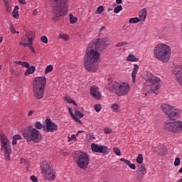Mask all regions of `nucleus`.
Wrapping results in <instances>:
<instances>
[{
	"label": "nucleus",
	"instance_id": "nucleus-1",
	"mask_svg": "<svg viewBox=\"0 0 182 182\" xmlns=\"http://www.w3.org/2000/svg\"><path fill=\"white\" fill-rule=\"evenodd\" d=\"M99 47H88L84 57V66L88 72H96L97 70L99 60H100V53Z\"/></svg>",
	"mask_w": 182,
	"mask_h": 182
},
{
	"label": "nucleus",
	"instance_id": "nucleus-2",
	"mask_svg": "<svg viewBox=\"0 0 182 182\" xmlns=\"http://www.w3.org/2000/svg\"><path fill=\"white\" fill-rule=\"evenodd\" d=\"M161 82V80L160 77H156L151 73H148L145 77L144 87H143V94L144 96H147L149 93L159 95Z\"/></svg>",
	"mask_w": 182,
	"mask_h": 182
},
{
	"label": "nucleus",
	"instance_id": "nucleus-3",
	"mask_svg": "<svg viewBox=\"0 0 182 182\" xmlns=\"http://www.w3.org/2000/svg\"><path fill=\"white\" fill-rule=\"evenodd\" d=\"M51 4L54 21H58L60 16H63L68 14L66 6L68 0H48Z\"/></svg>",
	"mask_w": 182,
	"mask_h": 182
},
{
	"label": "nucleus",
	"instance_id": "nucleus-4",
	"mask_svg": "<svg viewBox=\"0 0 182 182\" xmlns=\"http://www.w3.org/2000/svg\"><path fill=\"white\" fill-rule=\"evenodd\" d=\"M45 85H46V77H36L33 82V96L38 100L43 97L45 93Z\"/></svg>",
	"mask_w": 182,
	"mask_h": 182
},
{
	"label": "nucleus",
	"instance_id": "nucleus-5",
	"mask_svg": "<svg viewBox=\"0 0 182 182\" xmlns=\"http://www.w3.org/2000/svg\"><path fill=\"white\" fill-rule=\"evenodd\" d=\"M154 56L163 63L170 62L171 48L170 46H156L154 49Z\"/></svg>",
	"mask_w": 182,
	"mask_h": 182
},
{
	"label": "nucleus",
	"instance_id": "nucleus-6",
	"mask_svg": "<svg viewBox=\"0 0 182 182\" xmlns=\"http://www.w3.org/2000/svg\"><path fill=\"white\" fill-rule=\"evenodd\" d=\"M110 92L116 93L117 96H127L130 90V85L127 83L120 84L117 82H112L109 87Z\"/></svg>",
	"mask_w": 182,
	"mask_h": 182
},
{
	"label": "nucleus",
	"instance_id": "nucleus-7",
	"mask_svg": "<svg viewBox=\"0 0 182 182\" xmlns=\"http://www.w3.org/2000/svg\"><path fill=\"white\" fill-rule=\"evenodd\" d=\"M41 173L45 180L48 181H55L56 178V173L53 171V168L48 163V161H44L41 164Z\"/></svg>",
	"mask_w": 182,
	"mask_h": 182
},
{
	"label": "nucleus",
	"instance_id": "nucleus-8",
	"mask_svg": "<svg viewBox=\"0 0 182 182\" xmlns=\"http://www.w3.org/2000/svg\"><path fill=\"white\" fill-rule=\"evenodd\" d=\"M74 160L80 168L86 170L87 166H89L90 157H89L86 152L77 151L74 156Z\"/></svg>",
	"mask_w": 182,
	"mask_h": 182
},
{
	"label": "nucleus",
	"instance_id": "nucleus-9",
	"mask_svg": "<svg viewBox=\"0 0 182 182\" xmlns=\"http://www.w3.org/2000/svg\"><path fill=\"white\" fill-rule=\"evenodd\" d=\"M23 136L27 141L38 142L41 138V132H39L38 129L30 126L24 131Z\"/></svg>",
	"mask_w": 182,
	"mask_h": 182
},
{
	"label": "nucleus",
	"instance_id": "nucleus-10",
	"mask_svg": "<svg viewBox=\"0 0 182 182\" xmlns=\"http://www.w3.org/2000/svg\"><path fill=\"white\" fill-rule=\"evenodd\" d=\"M161 109L171 120L180 117V109H176L175 107L171 106L168 104H162Z\"/></svg>",
	"mask_w": 182,
	"mask_h": 182
},
{
	"label": "nucleus",
	"instance_id": "nucleus-11",
	"mask_svg": "<svg viewBox=\"0 0 182 182\" xmlns=\"http://www.w3.org/2000/svg\"><path fill=\"white\" fill-rule=\"evenodd\" d=\"M164 129L168 132H171V133H182V122H166L164 124Z\"/></svg>",
	"mask_w": 182,
	"mask_h": 182
},
{
	"label": "nucleus",
	"instance_id": "nucleus-12",
	"mask_svg": "<svg viewBox=\"0 0 182 182\" xmlns=\"http://www.w3.org/2000/svg\"><path fill=\"white\" fill-rule=\"evenodd\" d=\"M35 39V33L28 31L22 37L20 45L23 46H32L33 45V40Z\"/></svg>",
	"mask_w": 182,
	"mask_h": 182
},
{
	"label": "nucleus",
	"instance_id": "nucleus-13",
	"mask_svg": "<svg viewBox=\"0 0 182 182\" xmlns=\"http://www.w3.org/2000/svg\"><path fill=\"white\" fill-rule=\"evenodd\" d=\"M92 151L95 153H103L107 154L109 153V148L106 146L99 145L97 144L92 143L91 144Z\"/></svg>",
	"mask_w": 182,
	"mask_h": 182
},
{
	"label": "nucleus",
	"instance_id": "nucleus-14",
	"mask_svg": "<svg viewBox=\"0 0 182 182\" xmlns=\"http://www.w3.org/2000/svg\"><path fill=\"white\" fill-rule=\"evenodd\" d=\"M176 81L182 86V65H176L173 70Z\"/></svg>",
	"mask_w": 182,
	"mask_h": 182
},
{
	"label": "nucleus",
	"instance_id": "nucleus-15",
	"mask_svg": "<svg viewBox=\"0 0 182 182\" xmlns=\"http://www.w3.org/2000/svg\"><path fill=\"white\" fill-rule=\"evenodd\" d=\"M46 127H43V129H44V131L47 132L53 133L54 132H56L58 130V125L55 124L50 119H47L46 120Z\"/></svg>",
	"mask_w": 182,
	"mask_h": 182
},
{
	"label": "nucleus",
	"instance_id": "nucleus-16",
	"mask_svg": "<svg viewBox=\"0 0 182 182\" xmlns=\"http://www.w3.org/2000/svg\"><path fill=\"white\" fill-rule=\"evenodd\" d=\"M110 38L105 37L103 38L94 39L91 43V46H105V45H109Z\"/></svg>",
	"mask_w": 182,
	"mask_h": 182
},
{
	"label": "nucleus",
	"instance_id": "nucleus-17",
	"mask_svg": "<svg viewBox=\"0 0 182 182\" xmlns=\"http://www.w3.org/2000/svg\"><path fill=\"white\" fill-rule=\"evenodd\" d=\"M90 94L95 99V100H100L102 99V94L99 91V88L96 85H92L90 88Z\"/></svg>",
	"mask_w": 182,
	"mask_h": 182
},
{
	"label": "nucleus",
	"instance_id": "nucleus-18",
	"mask_svg": "<svg viewBox=\"0 0 182 182\" xmlns=\"http://www.w3.org/2000/svg\"><path fill=\"white\" fill-rule=\"evenodd\" d=\"M4 149V154L6 161H11V152L12 151V148L10 145L6 146H1Z\"/></svg>",
	"mask_w": 182,
	"mask_h": 182
},
{
	"label": "nucleus",
	"instance_id": "nucleus-19",
	"mask_svg": "<svg viewBox=\"0 0 182 182\" xmlns=\"http://www.w3.org/2000/svg\"><path fill=\"white\" fill-rule=\"evenodd\" d=\"M147 17V10L146 9H142L139 14V18L142 22L146 21V18Z\"/></svg>",
	"mask_w": 182,
	"mask_h": 182
},
{
	"label": "nucleus",
	"instance_id": "nucleus-20",
	"mask_svg": "<svg viewBox=\"0 0 182 182\" xmlns=\"http://www.w3.org/2000/svg\"><path fill=\"white\" fill-rule=\"evenodd\" d=\"M146 173H147V171L146 170V167L144 166V165H141L139 166L138 178L143 180V177H144V174H146Z\"/></svg>",
	"mask_w": 182,
	"mask_h": 182
},
{
	"label": "nucleus",
	"instance_id": "nucleus-21",
	"mask_svg": "<svg viewBox=\"0 0 182 182\" xmlns=\"http://www.w3.org/2000/svg\"><path fill=\"white\" fill-rule=\"evenodd\" d=\"M139 72V65L137 64H135L134 65V69L132 73V82L133 83L136 82V76H137V73Z\"/></svg>",
	"mask_w": 182,
	"mask_h": 182
},
{
	"label": "nucleus",
	"instance_id": "nucleus-22",
	"mask_svg": "<svg viewBox=\"0 0 182 182\" xmlns=\"http://www.w3.org/2000/svg\"><path fill=\"white\" fill-rule=\"evenodd\" d=\"M35 70H36V68L35 66H29L27 68V70L24 73L25 76H29V75H32V73H35Z\"/></svg>",
	"mask_w": 182,
	"mask_h": 182
},
{
	"label": "nucleus",
	"instance_id": "nucleus-23",
	"mask_svg": "<svg viewBox=\"0 0 182 182\" xmlns=\"http://www.w3.org/2000/svg\"><path fill=\"white\" fill-rule=\"evenodd\" d=\"M1 147H4L6 146H9L8 137L6 136L1 134Z\"/></svg>",
	"mask_w": 182,
	"mask_h": 182
},
{
	"label": "nucleus",
	"instance_id": "nucleus-24",
	"mask_svg": "<svg viewBox=\"0 0 182 182\" xmlns=\"http://www.w3.org/2000/svg\"><path fill=\"white\" fill-rule=\"evenodd\" d=\"M120 161H123L124 163L127 164L129 168H132V170H136V165L134 164L130 163V161L124 158H122Z\"/></svg>",
	"mask_w": 182,
	"mask_h": 182
},
{
	"label": "nucleus",
	"instance_id": "nucleus-25",
	"mask_svg": "<svg viewBox=\"0 0 182 182\" xmlns=\"http://www.w3.org/2000/svg\"><path fill=\"white\" fill-rule=\"evenodd\" d=\"M12 16L15 19H19V6H16L14 11H12Z\"/></svg>",
	"mask_w": 182,
	"mask_h": 182
},
{
	"label": "nucleus",
	"instance_id": "nucleus-26",
	"mask_svg": "<svg viewBox=\"0 0 182 182\" xmlns=\"http://www.w3.org/2000/svg\"><path fill=\"white\" fill-rule=\"evenodd\" d=\"M128 62H139V58H137L134 55L130 54L127 58Z\"/></svg>",
	"mask_w": 182,
	"mask_h": 182
},
{
	"label": "nucleus",
	"instance_id": "nucleus-27",
	"mask_svg": "<svg viewBox=\"0 0 182 182\" xmlns=\"http://www.w3.org/2000/svg\"><path fill=\"white\" fill-rule=\"evenodd\" d=\"M139 22H141L139 17L131 18L129 21V23H139Z\"/></svg>",
	"mask_w": 182,
	"mask_h": 182
},
{
	"label": "nucleus",
	"instance_id": "nucleus-28",
	"mask_svg": "<svg viewBox=\"0 0 182 182\" xmlns=\"http://www.w3.org/2000/svg\"><path fill=\"white\" fill-rule=\"evenodd\" d=\"M64 100L65 102H67V103H73L75 106H77L76 102L73 100H72L70 97H65L64 98Z\"/></svg>",
	"mask_w": 182,
	"mask_h": 182
},
{
	"label": "nucleus",
	"instance_id": "nucleus-29",
	"mask_svg": "<svg viewBox=\"0 0 182 182\" xmlns=\"http://www.w3.org/2000/svg\"><path fill=\"white\" fill-rule=\"evenodd\" d=\"M52 70H53V65H48L45 70V75H48V73H50V72H52Z\"/></svg>",
	"mask_w": 182,
	"mask_h": 182
},
{
	"label": "nucleus",
	"instance_id": "nucleus-30",
	"mask_svg": "<svg viewBox=\"0 0 182 182\" xmlns=\"http://www.w3.org/2000/svg\"><path fill=\"white\" fill-rule=\"evenodd\" d=\"M136 163L139 164H143V154H139L137 157H136Z\"/></svg>",
	"mask_w": 182,
	"mask_h": 182
},
{
	"label": "nucleus",
	"instance_id": "nucleus-31",
	"mask_svg": "<svg viewBox=\"0 0 182 182\" xmlns=\"http://www.w3.org/2000/svg\"><path fill=\"white\" fill-rule=\"evenodd\" d=\"M70 23H76L77 22V18L75 16H73V14H70Z\"/></svg>",
	"mask_w": 182,
	"mask_h": 182
},
{
	"label": "nucleus",
	"instance_id": "nucleus-32",
	"mask_svg": "<svg viewBox=\"0 0 182 182\" xmlns=\"http://www.w3.org/2000/svg\"><path fill=\"white\" fill-rule=\"evenodd\" d=\"M111 109H112V110H113L114 112H115L116 113H117V112H119V105H117V104H113V105L111 106Z\"/></svg>",
	"mask_w": 182,
	"mask_h": 182
},
{
	"label": "nucleus",
	"instance_id": "nucleus-33",
	"mask_svg": "<svg viewBox=\"0 0 182 182\" xmlns=\"http://www.w3.org/2000/svg\"><path fill=\"white\" fill-rule=\"evenodd\" d=\"M103 11H105V7L103 6H100L96 11V14H100Z\"/></svg>",
	"mask_w": 182,
	"mask_h": 182
},
{
	"label": "nucleus",
	"instance_id": "nucleus-34",
	"mask_svg": "<svg viewBox=\"0 0 182 182\" xmlns=\"http://www.w3.org/2000/svg\"><path fill=\"white\" fill-rule=\"evenodd\" d=\"M122 9H123V7L122 6V5H119L117 7H115V9H114V12L115 14H119V12H120Z\"/></svg>",
	"mask_w": 182,
	"mask_h": 182
},
{
	"label": "nucleus",
	"instance_id": "nucleus-35",
	"mask_svg": "<svg viewBox=\"0 0 182 182\" xmlns=\"http://www.w3.org/2000/svg\"><path fill=\"white\" fill-rule=\"evenodd\" d=\"M75 117L77 116V117H80V119H82V117H83L84 116L83 113L80 112V111L77 109H75Z\"/></svg>",
	"mask_w": 182,
	"mask_h": 182
},
{
	"label": "nucleus",
	"instance_id": "nucleus-36",
	"mask_svg": "<svg viewBox=\"0 0 182 182\" xmlns=\"http://www.w3.org/2000/svg\"><path fill=\"white\" fill-rule=\"evenodd\" d=\"M113 151H114V153H115V154H117V156H122V154L120 152V149H119V148L114 147L113 148Z\"/></svg>",
	"mask_w": 182,
	"mask_h": 182
},
{
	"label": "nucleus",
	"instance_id": "nucleus-37",
	"mask_svg": "<svg viewBox=\"0 0 182 182\" xmlns=\"http://www.w3.org/2000/svg\"><path fill=\"white\" fill-rule=\"evenodd\" d=\"M95 110L99 113L102 110V105L100 104H97L95 105Z\"/></svg>",
	"mask_w": 182,
	"mask_h": 182
},
{
	"label": "nucleus",
	"instance_id": "nucleus-38",
	"mask_svg": "<svg viewBox=\"0 0 182 182\" xmlns=\"http://www.w3.org/2000/svg\"><path fill=\"white\" fill-rule=\"evenodd\" d=\"M35 127L38 130H41V129H42L43 126H42V124L41 122H37L35 123Z\"/></svg>",
	"mask_w": 182,
	"mask_h": 182
},
{
	"label": "nucleus",
	"instance_id": "nucleus-39",
	"mask_svg": "<svg viewBox=\"0 0 182 182\" xmlns=\"http://www.w3.org/2000/svg\"><path fill=\"white\" fill-rule=\"evenodd\" d=\"M6 6V11L8 14L11 13V11H12V5L11 4H7Z\"/></svg>",
	"mask_w": 182,
	"mask_h": 182
},
{
	"label": "nucleus",
	"instance_id": "nucleus-40",
	"mask_svg": "<svg viewBox=\"0 0 182 182\" xmlns=\"http://www.w3.org/2000/svg\"><path fill=\"white\" fill-rule=\"evenodd\" d=\"M181 162V159L178 157H176L175 159V161H174V166L175 167H178V165L180 164Z\"/></svg>",
	"mask_w": 182,
	"mask_h": 182
},
{
	"label": "nucleus",
	"instance_id": "nucleus-41",
	"mask_svg": "<svg viewBox=\"0 0 182 182\" xmlns=\"http://www.w3.org/2000/svg\"><path fill=\"white\" fill-rule=\"evenodd\" d=\"M60 38L64 41H68L69 39V36H68V34H60Z\"/></svg>",
	"mask_w": 182,
	"mask_h": 182
},
{
	"label": "nucleus",
	"instance_id": "nucleus-42",
	"mask_svg": "<svg viewBox=\"0 0 182 182\" xmlns=\"http://www.w3.org/2000/svg\"><path fill=\"white\" fill-rule=\"evenodd\" d=\"M72 140L77 141V139H76V135L73 134L71 136H68V141H72Z\"/></svg>",
	"mask_w": 182,
	"mask_h": 182
},
{
	"label": "nucleus",
	"instance_id": "nucleus-43",
	"mask_svg": "<svg viewBox=\"0 0 182 182\" xmlns=\"http://www.w3.org/2000/svg\"><path fill=\"white\" fill-rule=\"evenodd\" d=\"M41 42H43V43H48V37L47 36H42L41 38Z\"/></svg>",
	"mask_w": 182,
	"mask_h": 182
},
{
	"label": "nucleus",
	"instance_id": "nucleus-44",
	"mask_svg": "<svg viewBox=\"0 0 182 182\" xmlns=\"http://www.w3.org/2000/svg\"><path fill=\"white\" fill-rule=\"evenodd\" d=\"M104 133H105V134H110V133H112V129H110L109 128H105Z\"/></svg>",
	"mask_w": 182,
	"mask_h": 182
},
{
	"label": "nucleus",
	"instance_id": "nucleus-45",
	"mask_svg": "<svg viewBox=\"0 0 182 182\" xmlns=\"http://www.w3.org/2000/svg\"><path fill=\"white\" fill-rule=\"evenodd\" d=\"M126 45H129V43L124 41V42H120L119 43L117 46H124Z\"/></svg>",
	"mask_w": 182,
	"mask_h": 182
},
{
	"label": "nucleus",
	"instance_id": "nucleus-46",
	"mask_svg": "<svg viewBox=\"0 0 182 182\" xmlns=\"http://www.w3.org/2000/svg\"><path fill=\"white\" fill-rule=\"evenodd\" d=\"M21 66H23V68H29L31 65H29V63L28 62H23L21 64Z\"/></svg>",
	"mask_w": 182,
	"mask_h": 182
},
{
	"label": "nucleus",
	"instance_id": "nucleus-47",
	"mask_svg": "<svg viewBox=\"0 0 182 182\" xmlns=\"http://www.w3.org/2000/svg\"><path fill=\"white\" fill-rule=\"evenodd\" d=\"M30 180H31L33 182H38V178H36L35 176H31L30 177Z\"/></svg>",
	"mask_w": 182,
	"mask_h": 182
},
{
	"label": "nucleus",
	"instance_id": "nucleus-48",
	"mask_svg": "<svg viewBox=\"0 0 182 182\" xmlns=\"http://www.w3.org/2000/svg\"><path fill=\"white\" fill-rule=\"evenodd\" d=\"M73 120H75V122H76L77 123H79L80 124H82V121L80 119H79V118H77V117H74Z\"/></svg>",
	"mask_w": 182,
	"mask_h": 182
},
{
	"label": "nucleus",
	"instance_id": "nucleus-49",
	"mask_svg": "<svg viewBox=\"0 0 182 182\" xmlns=\"http://www.w3.org/2000/svg\"><path fill=\"white\" fill-rule=\"evenodd\" d=\"M16 140H21L22 139V136H21L18 134L14 135V137Z\"/></svg>",
	"mask_w": 182,
	"mask_h": 182
},
{
	"label": "nucleus",
	"instance_id": "nucleus-50",
	"mask_svg": "<svg viewBox=\"0 0 182 182\" xmlns=\"http://www.w3.org/2000/svg\"><path fill=\"white\" fill-rule=\"evenodd\" d=\"M10 29H11V33H15V32H16V30H15V27H14V25L10 26Z\"/></svg>",
	"mask_w": 182,
	"mask_h": 182
},
{
	"label": "nucleus",
	"instance_id": "nucleus-51",
	"mask_svg": "<svg viewBox=\"0 0 182 182\" xmlns=\"http://www.w3.org/2000/svg\"><path fill=\"white\" fill-rule=\"evenodd\" d=\"M69 110V113L70 114V116L73 117V119L74 118V117H75V115L73 114V112H72V109L71 108H68Z\"/></svg>",
	"mask_w": 182,
	"mask_h": 182
},
{
	"label": "nucleus",
	"instance_id": "nucleus-52",
	"mask_svg": "<svg viewBox=\"0 0 182 182\" xmlns=\"http://www.w3.org/2000/svg\"><path fill=\"white\" fill-rule=\"evenodd\" d=\"M3 2H4L5 6L11 4V1H9V0H3Z\"/></svg>",
	"mask_w": 182,
	"mask_h": 182
},
{
	"label": "nucleus",
	"instance_id": "nucleus-53",
	"mask_svg": "<svg viewBox=\"0 0 182 182\" xmlns=\"http://www.w3.org/2000/svg\"><path fill=\"white\" fill-rule=\"evenodd\" d=\"M38 9H34L33 11V16H36V15H38Z\"/></svg>",
	"mask_w": 182,
	"mask_h": 182
},
{
	"label": "nucleus",
	"instance_id": "nucleus-54",
	"mask_svg": "<svg viewBox=\"0 0 182 182\" xmlns=\"http://www.w3.org/2000/svg\"><path fill=\"white\" fill-rule=\"evenodd\" d=\"M19 4H21V5H26V1L25 0H18Z\"/></svg>",
	"mask_w": 182,
	"mask_h": 182
},
{
	"label": "nucleus",
	"instance_id": "nucleus-55",
	"mask_svg": "<svg viewBox=\"0 0 182 182\" xmlns=\"http://www.w3.org/2000/svg\"><path fill=\"white\" fill-rule=\"evenodd\" d=\"M33 113H35V111L34 110H31V111L28 112V117L32 116V114H33Z\"/></svg>",
	"mask_w": 182,
	"mask_h": 182
},
{
	"label": "nucleus",
	"instance_id": "nucleus-56",
	"mask_svg": "<svg viewBox=\"0 0 182 182\" xmlns=\"http://www.w3.org/2000/svg\"><path fill=\"white\" fill-rule=\"evenodd\" d=\"M30 50L33 53H35V48L33 46H30Z\"/></svg>",
	"mask_w": 182,
	"mask_h": 182
},
{
	"label": "nucleus",
	"instance_id": "nucleus-57",
	"mask_svg": "<svg viewBox=\"0 0 182 182\" xmlns=\"http://www.w3.org/2000/svg\"><path fill=\"white\" fill-rule=\"evenodd\" d=\"M14 63L16 65H22L23 62L22 61H14Z\"/></svg>",
	"mask_w": 182,
	"mask_h": 182
},
{
	"label": "nucleus",
	"instance_id": "nucleus-58",
	"mask_svg": "<svg viewBox=\"0 0 182 182\" xmlns=\"http://www.w3.org/2000/svg\"><path fill=\"white\" fill-rule=\"evenodd\" d=\"M16 143H17L16 139L13 137L12 144L15 145L16 144Z\"/></svg>",
	"mask_w": 182,
	"mask_h": 182
},
{
	"label": "nucleus",
	"instance_id": "nucleus-59",
	"mask_svg": "<svg viewBox=\"0 0 182 182\" xmlns=\"http://www.w3.org/2000/svg\"><path fill=\"white\" fill-rule=\"evenodd\" d=\"M105 29H106V27L102 26V27L100 29V33L101 32H103V31H105Z\"/></svg>",
	"mask_w": 182,
	"mask_h": 182
},
{
	"label": "nucleus",
	"instance_id": "nucleus-60",
	"mask_svg": "<svg viewBox=\"0 0 182 182\" xmlns=\"http://www.w3.org/2000/svg\"><path fill=\"white\" fill-rule=\"evenodd\" d=\"M157 46H167V45L164 43H159Z\"/></svg>",
	"mask_w": 182,
	"mask_h": 182
},
{
	"label": "nucleus",
	"instance_id": "nucleus-61",
	"mask_svg": "<svg viewBox=\"0 0 182 182\" xmlns=\"http://www.w3.org/2000/svg\"><path fill=\"white\" fill-rule=\"evenodd\" d=\"M80 133H83V131H78L77 133L75 134L76 137L79 136Z\"/></svg>",
	"mask_w": 182,
	"mask_h": 182
},
{
	"label": "nucleus",
	"instance_id": "nucleus-62",
	"mask_svg": "<svg viewBox=\"0 0 182 182\" xmlns=\"http://www.w3.org/2000/svg\"><path fill=\"white\" fill-rule=\"evenodd\" d=\"M159 154L161 156H163V155L166 154V151H161V153H159Z\"/></svg>",
	"mask_w": 182,
	"mask_h": 182
},
{
	"label": "nucleus",
	"instance_id": "nucleus-63",
	"mask_svg": "<svg viewBox=\"0 0 182 182\" xmlns=\"http://www.w3.org/2000/svg\"><path fill=\"white\" fill-rule=\"evenodd\" d=\"M117 4H122V0H116Z\"/></svg>",
	"mask_w": 182,
	"mask_h": 182
},
{
	"label": "nucleus",
	"instance_id": "nucleus-64",
	"mask_svg": "<svg viewBox=\"0 0 182 182\" xmlns=\"http://www.w3.org/2000/svg\"><path fill=\"white\" fill-rule=\"evenodd\" d=\"M178 173H179V174L182 173V167L178 170Z\"/></svg>",
	"mask_w": 182,
	"mask_h": 182
}]
</instances>
